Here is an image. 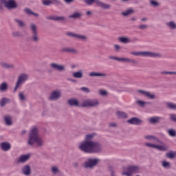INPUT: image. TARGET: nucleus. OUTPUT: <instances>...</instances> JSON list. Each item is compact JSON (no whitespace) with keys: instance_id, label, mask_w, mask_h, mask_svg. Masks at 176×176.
<instances>
[{"instance_id":"nucleus-27","label":"nucleus","mask_w":176,"mask_h":176,"mask_svg":"<svg viewBox=\"0 0 176 176\" xmlns=\"http://www.w3.org/2000/svg\"><path fill=\"white\" fill-rule=\"evenodd\" d=\"M95 133H90L85 135V140L87 142H94V141H91L93 138H94Z\"/></svg>"},{"instance_id":"nucleus-38","label":"nucleus","mask_w":176,"mask_h":176,"mask_svg":"<svg viewBox=\"0 0 176 176\" xmlns=\"http://www.w3.org/2000/svg\"><path fill=\"white\" fill-rule=\"evenodd\" d=\"M51 171L54 174V175H56V174H60L61 171H60V169L57 168V166H52L51 168Z\"/></svg>"},{"instance_id":"nucleus-55","label":"nucleus","mask_w":176,"mask_h":176,"mask_svg":"<svg viewBox=\"0 0 176 176\" xmlns=\"http://www.w3.org/2000/svg\"><path fill=\"white\" fill-rule=\"evenodd\" d=\"M140 30H145V28H148V25H140L139 26Z\"/></svg>"},{"instance_id":"nucleus-48","label":"nucleus","mask_w":176,"mask_h":176,"mask_svg":"<svg viewBox=\"0 0 176 176\" xmlns=\"http://www.w3.org/2000/svg\"><path fill=\"white\" fill-rule=\"evenodd\" d=\"M20 101H25V96L23 92H20L19 94Z\"/></svg>"},{"instance_id":"nucleus-39","label":"nucleus","mask_w":176,"mask_h":176,"mask_svg":"<svg viewBox=\"0 0 176 176\" xmlns=\"http://www.w3.org/2000/svg\"><path fill=\"white\" fill-rule=\"evenodd\" d=\"M8 90V83L3 82L0 85V91H6Z\"/></svg>"},{"instance_id":"nucleus-56","label":"nucleus","mask_w":176,"mask_h":176,"mask_svg":"<svg viewBox=\"0 0 176 176\" xmlns=\"http://www.w3.org/2000/svg\"><path fill=\"white\" fill-rule=\"evenodd\" d=\"M107 91H104V90L100 91V96H107Z\"/></svg>"},{"instance_id":"nucleus-47","label":"nucleus","mask_w":176,"mask_h":176,"mask_svg":"<svg viewBox=\"0 0 176 176\" xmlns=\"http://www.w3.org/2000/svg\"><path fill=\"white\" fill-rule=\"evenodd\" d=\"M168 133L170 137H175L176 135V132L174 129H169Z\"/></svg>"},{"instance_id":"nucleus-59","label":"nucleus","mask_w":176,"mask_h":176,"mask_svg":"<svg viewBox=\"0 0 176 176\" xmlns=\"http://www.w3.org/2000/svg\"><path fill=\"white\" fill-rule=\"evenodd\" d=\"M114 47H115L116 50H119V49H120V46H119L118 45H114Z\"/></svg>"},{"instance_id":"nucleus-33","label":"nucleus","mask_w":176,"mask_h":176,"mask_svg":"<svg viewBox=\"0 0 176 176\" xmlns=\"http://www.w3.org/2000/svg\"><path fill=\"white\" fill-rule=\"evenodd\" d=\"M166 107L168 109H173L176 110V104L171 102H166Z\"/></svg>"},{"instance_id":"nucleus-17","label":"nucleus","mask_w":176,"mask_h":176,"mask_svg":"<svg viewBox=\"0 0 176 176\" xmlns=\"http://www.w3.org/2000/svg\"><path fill=\"white\" fill-rule=\"evenodd\" d=\"M127 123H129V124H135V126H140V124H141V123H142V120H141L137 117H133V118L128 120Z\"/></svg>"},{"instance_id":"nucleus-11","label":"nucleus","mask_w":176,"mask_h":176,"mask_svg":"<svg viewBox=\"0 0 176 176\" xmlns=\"http://www.w3.org/2000/svg\"><path fill=\"white\" fill-rule=\"evenodd\" d=\"M61 98V91L60 90H55L53 91L50 96L48 97L49 101H57L59 98Z\"/></svg>"},{"instance_id":"nucleus-16","label":"nucleus","mask_w":176,"mask_h":176,"mask_svg":"<svg viewBox=\"0 0 176 176\" xmlns=\"http://www.w3.org/2000/svg\"><path fill=\"white\" fill-rule=\"evenodd\" d=\"M47 20H52L53 21H60L61 23H64V21H67V18L65 16H54L52 15L47 17Z\"/></svg>"},{"instance_id":"nucleus-46","label":"nucleus","mask_w":176,"mask_h":176,"mask_svg":"<svg viewBox=\"0 0 176 176\" xmlns=\"http://www.w3.org/2000/svg\"><path fill=\"white\" fill-rule=\"evenodd\" d=\"M76 38V39H80V41H86L87 39V37L86 36L80 34H77Z\"/></svg>"},{"instance_id":"nucleus-64","label":"nucleus","mask_w":176,"mask_h":176,"mask_svg":"<svg viewBox=\"0 0 176 176\" xmlns=\"http://www.w3.org/2000/svg\"><path fill=\"white\" fill-rule=\"evenodd\" d=\"M86 14H87L88 16L90 15V14H91V11H87V12H86Z\"/></svg>"},{"instance_id":"nucleus-57","label":"nucleus","mask_w":176,"mask_h":176,"mask_svg":"<svg viewBox=\"0 0 176 176\" xmlns=\"http://www.w3.org/2000/svg\"><path fill=\"white\" fill-rule=\"evenodd\" d=\"M0 3H3L5 6H6V3H8V0H0Z\"/></svg>"},{"instance_id":"nucleus-13","label":"nucleus","mask_w":176,"mask_h":176,"mask_svg":"<svg viewBox=\"0 0 176 176\" xmlns=\"http://www.w3.org/2000/svg\"><path fill=\"white\" fill-rule=\"evenodd\" d=\"M42 4L44 6H50V5L58 6L61 5V1L60 0H42Z\"/></svg>"},{"instance_id":"nucleus-62","label":"nucleus","mask_w":176,"mask_h":176,"mask_svg":"<svg viewBox=\"0 0 176 176\" xmlns=\"http://www.w3.org/2000/svg\"><path fill=\"white\" fill-rule=\"evenodd\" d=\"M133 42H138V38L137 37L134 38Z\"/></svg>"},{"instance_id":"nucleus-54","label":"nucleus","mask_w":176,"mask_h":176,"mask_svg":"<svg viewBox=\"0 0 176 176\" xmlns=\"http://www.w3.org/2000/svg\"><path fill=\"white\" fill-rule=\"evenodd\" d=\"M138 93H140V94H143V96H146V93H148V91L139 89V90H138Z\"/></svg>"},{"instance_id":"nucleus-29","label":"nucleus","mask_w":176,"mask_h":176,"mask_svg":"<svg viewBox=\"0 0 176 176\" xmlns=\"http://www.w3.org/2000/svg\"><path fill=\"white\" fill-rule=\"evenodd\" d=\"M4 122L7 126H12V117L10 116H4Z\"/></svg>"},{"instance_id":"nucleus-36","label":"nucleus","mask_w":176,"mask_h":176,"mask_svg":"<svg viewBox=\"0 0 176 176\" xmlns=\"http://www.w3.org/2000/svg\"><path fill=\"white\" fill-rule=\"evenodd\" d=\"M176 157V151H169L166 153V157L168 159H174Z\"/></svg>"},{"instance_id":"nucleus-5","label":"nucleus","mask_w":176,"mask_h":176,"mask_svg":"<svg viewBox=\"0 0 176 176\" xmlns=\"http://www.w3.org/2000/svg\"><path fill=\"white\" fill-rule=\"evenodd\" d=\"M131 54L133 56H142V57H160V53L152 52H131Z\"/></svg>"},{"instance_id":"nucleus-53","label":"nucleus","mask_w":176,"mask_h":176,"mask_svg":"<svg viewBox=\"0 0 176 176\" xmlns=\"http://www.w3.org/2000/svg\"><path fill=\"white\" fill-rule=\"evenodd\" d=\"M161 74L162 75H173V72L164 71V72H161Z\"/></svg>"},{"instance_id":"nucleus-61","label":"nucleus","mask_w":176,"mask_h":176,"mask_svg":"<svg viewBox=\"0 0 176 176\" xmlns=\"http://www.w3.org/2000/svg\"><path fill=\"white\" fill-rule=\"evenodd\" d=\"M65 2H66V3H70V2H74V0H65Z\"/></svg>"},{"instance_id":"nucleus-7","label":"nucleus","mask_w":176,"mask_h":176,"mask_svg":"<svg viewBox=\"0 0 176 176\" xmlns=\"http://www.w3.org/2000/svg\"><path fill=\"white\" fill-rule=\"evenodd\" d=\"M30 30L32 34L31 37L32 42H34V43H38V42H39L40 38L39 36L38 35V28L36 27V25L31 23Z\"/></svg>"},{"instance_id":"nucleus-14","label":"nucleus","mask_w":176,"mask_h":176,"mask_svg":"<svg viewBox=\"0 0 176 176\" xmlns=\"http://www.w3.org/2000/svg\"><path fill=\"white\" fill-rule=\"evenodd\" d=\"M110 60H116L117 61H124L126 63H132V64H137V61L129 58H118L116 56H109Z\"/></svg>"},{"instance_id":"nucleus-28","label":"nucleus","mask_w":176,"mask_h":176,"mask_svg":"<svg viewBox=\"0 0 176 176\" xmlns=\"http://www.w3.org/2000/svg\"><path fill=\"white\" fill-rule=\"evenodd\" d=\"M166 25L170 30H176V23H175V22H174V21H170L166 23Z\"/></svg>"},{"instance_id":"nucleus-21","label":"nucleus","mask_w":176,"mask_h":176,"mask_svg":"<svg viewBox=\"0 0 176 176\" xmlns=\"http://www.w3.org/2000/svg\"><path fill=\"white\" fill-rule=\"evenodd\" d=\"M22 173L23 175H31V166L30 165H25L22 168Z\"/></svg>"},{"instance_id":"nucleus-6","label":"nucleus","mask_w":176,"mask_h":176,"mask_svg":"<svg viewBox=\"0 0 176 176\" xmlns=\"http://www.w3.org/2000/svg\"><path fill=\"white\" fill-rule=\"evenodd\" d=\"M27 80H28V74L25 73H23L20 74L18 76V80L15 85V87L14 89V91H17V89H19V87H20V86H21L22 85H24V83H25Z\"/></svg>"},{"instance_id":"nucleus-20","label":"nucleus","mask_w":176,"mask_h":176,"mask_svg":"<svg viewBox=\"0 0 176 176\" xmlns=\"http://www.w3.org/2000/svg\"><path fill=\"white\" fill-rule=\"evenodd\" d=\"M30 159V154L22 155L16 160V163H25Z\"/></svg>"},{"instance_id":"nucleus-44","label":"nucleus","mask_w":176,"mask_h":176,"mask_svg":"<svg viewBox=\"0 0 176 176\" xmlns=\"http://www.w3.org/2000/svg\"><path fill=\"white\" fill-rule=\"evenodd\" d=\"M132 9H128L125 12H122V16H129V14H131L133 13Z\"/></svg>"},{"instance_id":"nucleus-3","label":"nucleus","mask_w":176,"mask_h":176,"mask_svg":"<svg viewBox=\"0 0 176 176\" xmlns=\"http://www.w3.org/2000/svg\"><path fill=\"white\" fill-rule=\"evenodd\" d=\"M160 144L161 145L146 142L144 145L148 148H154V149H157L161 152H166V151H168V146H167V144H164L163 142Z\"/></svg>"},{"instance_id":"nucleus-41","label":"nucleus","mask_w":176,"mask_h":176,"mask_svg":"<svg viewBox=\"0 0 176 176\" xmlns=\"http://www.w3.org/2000/svg\"><path fill=\"white\" fill-rule=\"evenodd\" d=\"M14 21H15V23H16V24H18V25L19 27H21V28L25 27V23L23 21H21L20 19H15Z\"/></svg>"},{"instance_id":"nucleus-22","label":"nucleus","mask_w":176,"mask_h":176,"mask_svg":"<svg viewBox=\"0 0 176 176\" xmlns=\"http://www.w3.org/2000/svg\"><path fill=\"white\" fill-rule=\"evenodd\" d=\"M144 138L146 140H148V141H151L153 140V141L157 142L158 144H162V141L159 140V138L152 135H146L144 136Z\"/></svg>"},{"instance_id":"nucleus-63","label":"nucleus","mask_w":176,"mask_h":176,"mask_svg":"<svg viewBox=\"0 0 176 176\" xmlns=\"http://www.w3.org/2000/svg\"><path fill=\"white\" fill-rule=\"evenodd\" d=\"M73 166H74V167H78V163L77 162H74L73 164Z\"/></svg>"},{"instance_id":"nucleus-24","label":"nucleus","mask_w":176,"mask_h":176,"mask_svg":"<svg viewBox=\"0 0 176 176\" xmlns=\"http://www.w3.org/2000/svg\"><path fill=\"white\" fill-rule=\"evenodd\" d=\"M116 116L119 119H127V113H126V112L124 111H117Z\"/></svg>"},{"instance_id":"nucleus-19","label":"nucleus","mask_w":176,"mask_h":176,"mask_svg":"<svg viewBox=\"0 0 176 176\" xmlns=\"http://www.w3.org/2000/svg\"><path fill=\"white\" fill-rule=\"evenodd\" d=\"M0 146L1 151H3L4 152H8V151H10V148H12V146L10 144V143L6 142L1 143Z\"/></svg>"},{"instance_id":"nucleus-52","label":"nucleus","mask_w":176,"mask_h":176,"mask_svg":"<svg viewBox=\"0 0 176 176\" xmlns=\"http://www.w3.org/2000/svg\"><path fill=\"white\" fill-rule=\"evenodd\" d=\"M12 36H14L15 38L17 36H21V33H20V32H13Z\"/></svg>"},{"instance_id":"nucleus-60","label":"nucleus","mask_w":176,"mask_h":176,"mask_svg":"<svg viewBox=\"0 0 176 176\" xmlns=\"http://www.w3.org/2000/svg\"><path fill=\"white\" fill-rule=\"evenodd\" d=\"M110 127H116V124L115 123H111L109 124Z\"/></svg>"},{"instance_id":"nucleus-18","label":"nucleus","mask_w":176,"mask_h":176,"mask_svg":"<svg viewBox=\"0 0 176 176\" xmlns=\"http://www.w3.org/2000/svg\"><path fill=\"white\" fill-rule=\"evenodd\" d=\"M5 7L9 10L16 9V8H17V3H16V1H14V0H8Z\"/></svg>"},{"instance_id":"nucleus-30","label":"nucleus","mask_w":176,"mask_h":176,"mask_svg":"<svg viewBox=\"0 0 176 176\" xmlns=\"http://www.w3.org/2000/svg\"><path fill=\"white\" fill-rule=\"evenodd\" d=\"M73 77L76 79H80L83 78V72L82 70L73 73Z\"/></svg>"},{"instance_id":"nucleus-43","label":"nucleus","mask_w":176,"mask_h":176,"mask_svg":"<svg viewBox=\"0 0 176 176\" xmlns=\"http://www.w3.org/2000/svg\"><path fill=\"white\" fill-rule=\"evenodd\" d=\"M145 97H147L148 98H150V100H155V98H156L155 96V94H151L149 91H147V93L146 94Z\"/></svg>"},{"instance_id":"nucleus-49","label":"nucleus","mask_w":176,"mask_h":176,"mask_svg":"<svg viewBox=\"0 0 176 176\" xmlns=\"http://www.w3.org/2000/svg\"><path fill=\"white\" fill-rule=\"evenodd\" d=\"M66 35L67 36H70L71 38H76V36H77L76 34H74V32H67Z\"/></svg>"},{"instance_id":"nucleus-8","label":"nucleus","mask_w":176,"mask_h":176,"mask_svg":"<svg viewBox=\"0 0 176 176\" xmlns=\"http://www.w3.org/2000/svg\"><path fill=\"white\" fill-rule=\"evenodd\" d=\"M84 2L89 6L93 5V3H96L98 6L102 8V9H109L111 8V5L103 3L100 0H84Z\"/></svg>"},{"instance_id":"nucleus-1","label":"nucleus","mask_w":176,"mask_h":176,"mask_svg":"<svg viewBox=\"0 0 176 176\" xmlns=\"http://www.w3.org/2000/svg\"><path fill=\"white\" fill-rule=\"evenodd\" d=\"M78 148L84 153H100L102 151L101 144L97 142L83 141L80 144Z\"/></svg>"},{"instance_id":"nucleus-26","label":"nucleus","mask_w":176,"mask_h":176,"mask_svg":"<svg viewBox=\"0 0 176 176\" xmlns=\"http://www.w3.org/2000/svg\"><path fill=\"white\" fill-rule=\"evenodd\" d=\"M24 12L26 13V14H28V16H35L36 17L39 16V14L32 12V10H31L30 8H25Z\"/></svg>"},{"instance_id":"nucleus-9","label":"nucleus","mask_w":176,"mask_h":176,"mask_svg":"<svg viewBox=\"0 0 176 176\" xmlns=\"http://www.w3.org/2000/svg\"><path fill=\"white\" fill-rule=\"evenodd\" d=\"M98 162H100L98 158H89L84 163L83 167L84 168H93L97 166Z\"/></svg>"},{"instance_id":"nucleus-15","label":"nucleus","mask_w":176,"mask_h":176,"mask_svg":"<svg viewBox=\"0 0 176 176\" xmlns=\"http://www.w3.org/2000/svg\"><path fill=\"white\" fill-rule=\"evenodd\" d=\"M60 52L62 53H72V54H78L79 53V51H78V50L72 47L62 48Z\"/></svg>"},{"instance_id":"nucleus-42","label":"nucleus","mask_w":176,"mask_h":176,"mask_svg":"<svg viewBox=\"0 0 176 176\" xmlns=\"http://www.w3.org/2000/svg\"><path fill=\"white\" fill-rule=\"evenodd\" d=\"M150 5L151 6H153L154 8H157V7L160 6V3L155 0H151Z\"/></svg>"},{"instance_id":"nucleus-23","label":"nucleus","mask_w":176,"mask_h":176,"mask_svg":"<svg viewBox=\"0 0 176 176\" xmlns=\"http://www.w3.org/2000/svg\"><path fill=\"white\" fill-rule=\"evenodd\" d=\"M89 76H90L91 78H96V77H100V76H107V74L92 72H90L89 74Z\"/></svg>"},{"instance_id":"nucleus-34","label":"nucleus","mask_w":176,"mask_h":176,"mask_svg":"<svg viewBox=\"0 0 176 176\" xmlns=\"http://www.w3.org/2000/svg\"><path fill=\"white\" fill-rule=\"evenodd\" d=\"M136 104H138L140 107H145V105H149L151 104V102H145L144 100H138L136 102Z\"/></svg>"},{"instance_id":"nucleus-35","label":"nucleus","mask_w":176,"mask_h":176,"mask_svg":"<svg viewBox=\"0 0 176 176\" xmlns=\"http://www.w3.org/2000/svg\"><path fill=\"white\" fill-rule=\"evenodd\" d=\"M80 17H82L80 12H74L69 16V19H79Z\"/></svg>"},{"instance_id":"nucleus-37","label":"nucleus","mask_w":176,"mask_h":176,"mask_svg":"<svg viewBox=\"0 0 176 176\" xmlns=\"http://www.w3.org/2000/svg\"><path fill=\"white\" fill-rule=\"evenodd\" d=\"M162 166L164 168H166V169L171 168V164L167 161H162Z\"/></svg>"},{"instance_id":"nucleus-45","label":"nucleus","mask_w":176,"mask_h":176,"mask_svg":"<svg viewBox=\"0 0 176 176\" xmlns=\"http://www.w3.org/2000/svg\"><path fill=\"white\" fill-rule=\"evenodd\" d=\"M2 67L3 68H7V69H9V68H14V65H10V64H8V63H2Z\"/></svg>"},{"instance_id":"nucleus-40","label":"nucleus","mask_w":176,"mask_h":176,"mask_svg":"<svg viewBox=\"0 0 176 176\" xmlns=\"http://www.w3.org/2000/svg\"><path fill=\"white\" fill-rule=\"evenodd\" d=\"M119 41L122 43H130V42H131L130 38H129L127 37H120Z\"/></svg>"},{"instance_id":"nucleus-50","label":"nucleus","mask_w":176,"mask_h":176,"mask_svg":"<svg viewBox=\"0 0 176 176\" xmlns=\"http://www.w3.org/2000/svg\"><path fill=\"white\" fill-rule=\"evenodd\" d=\"M170 119L172 120V122H175L176 123V114L175 113L170 114Z\"/></svg>"},{"instance_id":"nucleus-10","label":"nucleus","mask_w":176,"mask_h":176,"mask_svg":"<svg viewBox=\"0 0 176 176\" xmlns=\"http://www.w3.org/2000/svg\"><path fill=\"white\" fill-rule=\"evenodd\" d=\"M97 105H98V100H87L82 102V104H81V107H82L83 108H89V107H97Z\"/></svg>"},{"instance_id":"nucleus-31","label":"nucleus","mask_w":176,"mask_h":176,"mask_svg":"<svg viewBox=\"0 0 176 176\" xmlns=\"http://www.w3.org/2000/svg\"><path fill=\"white\" fill-rule=\"evenodd\" d=\"M160 119H162L161 117H153L149 118L148 122L155 124V123H158Z\"/></svg>"},{"instance_id":"nucleus-12","label":"nucleus","mask_w":176,"mask_h":176,"mask_svg":"<svg viewBox=\"0 0 176 176\" xmlns=\"http://www.w3.org/2000/svg\"><path fill=\"white\" fill-rule=\"evenodd\" d=\"M50 67L52 68V69H54V71H58V72H63L65 71V65L63 64H57V63H50Z\"/></svg>"},{"instance_id":"nucleus-51","label":"nucleus","mask_w":176,"mask_h":176,"mask_svg":"<svg viewBox=\"0 0 176 176\" xmlns=\"http://www.w3.org/2000/svg\"><path fill=\"white\" fill-rule=\"evenodd\" d=\"M80 90H82V91H84L85 93H90V89H89V88L86 87H81Z\"/></svg>"},{"instance_id":"nucleus-4","label":"nucleus","mask_w":176,"mask_h":176,"mask_svg":"<svg viewBox=\"0 0 176 176\" xmlns=\"http://www.w3.org/2000/svg\"><path fill=\"white\" fill-rule=\"evenodd\" d=\"M141 168L138 166L131 165L126 168V171L122 172V175L133 176V174H138Z\"/></svg>"},{"instance_id":"nucleus-2","label":"nucleus","mask_w":176,"mask_h":176,"mask_svg":"<svg viewBox=\"0 0 176 176\" xmlns=\"http://www.w3.org/2000/svg\"><path fill=\"white\" fill-rule=\"evenodd\" d=\"M36 144V146L41 147L43 146V140L39 137L38 129L34 127L31 129L29 133V138L28 140V145L32 146Z\"/></svg>"},{"instance_id":"nucleus-58","label":"nucleus","mask_w":176,"mask_h":176,"mask_svg":"<svg viewBox=\"0 0 176 176\" xmlns=\"http://www.w3.org/2000/svg\"><path fill=\"white\" fill-rule=\"evenodd\" d=\"M67 80H69L70 82H73V83H75L76 82V80L72 79V78H67Z\"/></svg>"},{"instance_id":"nucleus-32","label":"nucleus","mask_w":176,"mask_h":176,"mask_svg":"<svg viewBox=\"0 0 176 176\" xmlns=\"http://www.w3.org/2000/svg\"><path fill=\"white\" fill-rule=\"evenodd\" d=\"M9 102H10V100H9V98H3L0 101V105L1 107H5V105H6V104H9Z\"/></svg>"},{"instance_id":"nucleus-25","label":"nucleus","mask_w":176,"mask_h":176,"mask_svg":"<svg viewBox=\"0 0 176 176\" xmlns=\"http://www.w3.org/2000/svg\"><path fill=\"white\" fill-rule=\"evenodd\" d=\"M68 104L71 107H79V102L76 99H70L68 100Z\"/></svg>"}]
</instances>
